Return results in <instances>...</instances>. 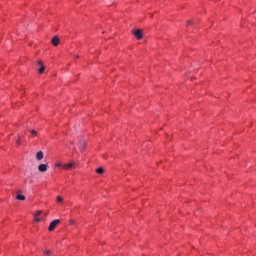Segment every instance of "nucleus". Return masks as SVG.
<instances>
[{
    "instance_id": "nucleus-1",
    "label": "nucleus",
    "mask_w": 256,
    "mask_h": 256,
    "mask_svg": "<svg viewBox=\"0 0 256 256\" xmlns=\"http://www.w3.org/2000/svg\"><path fill=\"white\" fill-rule=\"evenodd\" d=\"M60 223H61V220L59 219L53 220L48 227V231H55V227H57V225Z\"/></svg>"
},
{
    "instance_id": "nucleus-2",
    "label": "nucleus",
    "mask_w": 256,
    "mask_h": 256,
    "mask_svg": "<svg viewBox=\"0 0 256 256\" xmlns=\"http://www.w3.org/2000/svg\"><path fill=\"white\" fill-rule=\"evenodd\" d=\"M73 167H75V161H70L68 164H64L62 166V169H64L65 171L69 170V169H73Z\"/></svg>"
},
{
    "instance_id": "nucleus-3",
    "label": "nucleus",
    "mask_w": 256,
    "mask_h": 256,
    "mask_svg": "<svg viewBox=\"0 0 256 256\" xmlns=\"http://www.w3.org/2000/svg\"><path fill=\"white\" fill-rule=\"evenodd\" d=\"M47 169H49V164H40L38 166V171L40 173H45L47 171Z\"/></svg>"
},
{
    "instance_id": "nucleus-4",
    "label": "nucleus",
    "mask_w": 256,
    "mask_h": 256,
    "mask_svg": "<svg viewBox=\"0 0 256 256\" xmlns=\"http://www.w3.org/2000/svg\"><path fill=\"white\" fill-rule=\"evenodd\" d=\"M85 147H87V140H80L79 149L81 152L85 151Z\"/></svg>"
},
{
    "instance_id": "nucleus-5",
    "label": "nucleus",
    "mask_w": 256,
    "mask_h": 256,
    "mask_svg": "<svg viewBox=\"0 0 256 256\" xmlns=\"http://www.w3.org/2000/svg\"><path fill=\"white\" fill-rule=\"evenodd\" d=\"M134 35L137 39H143V30L138 29L134 32Z\"/></svg>"
},
{
    "instance_id": "nucleus-6",
    "label": "nucleus",
    "mask_w": 256,
    "mask_h": 256,
    "mask_svg": "<svg viewBox=\"0 0 256 256\" xmlns=\"http://www.w3.org/2000/svg\"><path fill=\"white\" fill-rule=\"evenodd\" d=\"M41 213H43V211H41V210H38L37 212H36V214L34 215V221H36V223H39V221H41Z\"/></svg>"
},
{
    "instance_id": "nucleus-7",
    "label": "nucleus",
    "mask_w": 256,
    "mask_h": 256,
    "mask_svg": "<svg viewBox=\"0 0 256 256\" xmlns=\"http://www.w3.org/2000/svg\"><path fill=\"white\" fill-rule=\"evenodd\" d=\"M38 65H39V69H38V73H43L45 71V66L43 65V61L39 60L38 61Z\"/></svg>"
},
{
    "instance_id": "nucleus-8",
    "label": "nucleus",
    "mask_w": 256,
    "mask_h": 256,
    "mask_svg": "<svg viewBox=\"0 0 256 256\" xmlns=\"http://www.w3.org/2000/svg\"><path fill=\"white\" fill-rule=\"evenodd\" d=\"M51 42H52V45H54V47H57V45H59V36H54Z\"/></svg>"
},
{
    "instance_id": "nucleus-9",
    "label": "nucleus",
    "mask_w": 256,
    "mask_h": 256,
    "mask_svg": "<svg viewBox=\"0 0 256 256\" xmlns=\"http://www.w3.org/2000/svg\"><path fill=\"white\" fill-rule=\"evenodd\" d=\"M43 157H44L43 151H38L36 154V159L38 161H41V159H43Z\"/></svg>"
},
{
    "instance_id": "nucleus-10",
    "label": "nucleus",
    "mask_w": 256,
    "mask_h": 256,
    "mask_svg": "<svg viewBox=\"0 0 256 256\" xmlns=\"http://www.w3.org/2000/svg\"><path fill=\"white\" fill-rule=\"evenodd\" d=\"M96 173H98L99 175H103L105 173V169H103V167H99L96 169Z\"/></svg>"
},
{
    "instance_id": "nucleus-11",
    "label": "nucleus",
    "mask_w": 256,
    "mask_h": 256,
    "mask_svg": "<svg viewBox=\"0 0 256 256\" xmlns=\"http://www.w3.org/2000/svg\"><path fill=\"white\" fill-rule=\"evenodd\" d=\"M16 199H18V201H25V195L18 194L16 195Z\"/></svg>"
},
{
    "instance_id": "nucleus-12",
    "label": "nucleus",
    "mask_w": 256,
    "mask_h": 256,
    "mask_svg": "<svg viewBox=\"0 0 256 256\" xmlns=\"http://www.w3.org/2000/svg\"><path fill=\"white\" fill-rule=\"evenodd\" d=\"M56 201L57 203H63V197L57 196Z\"/></svg>"
},
{
    "instance_id": "nucleus-13",
    "label": "nucleus",
    "mask_w": 256,
    "mask_h": 256,
    "mask_svg": "<svg viewBox=\"0 0 256 256\" xmlns=\"http://www.w3.org/2000/svg\"><path fill=\"white\" fill-rule=\"evenodd\" d=\"M31 135H33V137H37V131L35 130H29Z\"/></svg>"
},
{
    "instance_id": "nucleus-14",
    "label": "nucleus",
    "mask_w": 256,
    "mask_h": 256,
    "mask_svg": "<svg viewBox=\"0 0 256 256\" xmlns=\"http://www.w3.org/2000/svg\"><path fill=\"white\" fill-rule=\"evenodd\" d=\"M44 253H45V255H51V251H49V250H46Z\"/></svg>"
},
{
    "instance_id": "nucleus-15",
    "label": "nucleus",
    "mask_w": 256,
    "mask_h": 256,
    "mask_svg": "<svg viewBox=\"0 0 256 256\" xmlns=\"http://www.w3.org/2000/svg\"><path fill=\"white\" fill-rule=\"evenodd\" d=\"M187 25H193V21L188 20V21H187Z\"/></svg>"
},
{
    "instance_id": "nucleus-16",
    "label": "nucleus",
    "mask_w": 256,
    "mask_h": 256,
    "mask_svg": "<svg viewBox=\"0 0 256 256\" xmlns=\"http://www.w3.org/2000/svg\"><path fill=\"white\" fill-rule=\"evenodd\" d=\"M70 225H75V220H71Z\"/></svg>"
},
{
    "instance_id": "nucleus-17",
    "label": "nucleus",
    "mask_w": 256,
    "mask_h": 256,
    "mask_svg": "<svg viewBox=\"0 0 256 256\" xmlns=\"http://www.w3.org/2000/svg\"><path fill=\"white\" fill-rule=\"evenodd\" d=\"M57 167H63V164L58 163V164H57Z\"/></svg>"
},
{
    "instance_id": "nucleus-18",
    "label": "nucleus",
    "mask_w": 256,
    "mask_h": 256,
    "mask_svg": "<svg viewBox=\"0 0 256 256\" xmlns=\"http://www.w3.org/2000/svg\"><path fill=\"white\" fill-rule=\"evenodd\" d=\"M17 145H21V142L19 140L17 141Z\"/></svg>"
}]
</instances>
